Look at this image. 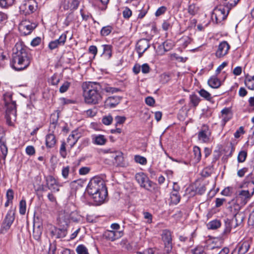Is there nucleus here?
Wrapping results in <instances>:
<instances>
[{
  "instance_id": "f257e3e1",
  "label": "nucleus",
  "mask_w": 254,
  "mask_h": 254,
  "mask_svg": "<svg viewBox=\"0 0 254 254\" xmlns=\"http://www.w3.org/2000/svg\"><path fill=\"white\" fill-rule=\"evenodd\" d=\"M87 191L98 205L104 202L108 193L105 182L99 177H95L90 181Z\"/></svg>"
},
{
  "instance_id": "f03ea898",
  "label": "nucleus",
  "mask_w": 254,
  "mask_h": 254,
  "mask_svg": "<svg viewBox=\"0 0 254 254\" xmlns=\"http://www.w3.org/2000/svg\"><path fill=\"white\" fill-rule=\"evenodd\" d=\"M83 97L86 103L97 104L102 100L101 86L98 82H86L82 84Z\"/></svg>"
},
{
  "instance_id": "7ed1b4c3",
  "label": "nucleus",
  "mask_w": 254,
  "mask_h": 254,
  "mask_svg": "<svg viewBox=\"0 0 254 254\" xmlns=\"http://www.w3.org/2000/svg\"><path fill=\"white\" fill-rule=\"evenodd\" d=\"M31 60L25 49L20 47L19 50L12 55L11 67L15 70H21L26 68L30 64Z\"/></svg>"
},
{
  "instance_id": "20e7f679",
  "label": "nucleus",
  "mask_w": 254,
  "mask_h": 254,
  "mask_svg": "<svg viewBox=\"0 0 254 254\" xmlns=\"http://www.w3.org/2000/svg\"><path fill=\"white\" fill-rule=\"evenodd\" d=\"M12 94L7 92L3 95V99L6 106L5 118L9 126L13 125V122L16 120V103L12 101Z\"/></svg>"
},
{
  "instance_id": "39448f33",
  "label": "nucleus",
  "mask_w": 254,
  "mask_h": 254,
  "mask_svg": "<svg viewBox=\"0 0 254 254\" xmlns=\"http://www.w3.org/2000/svg\"><path fill=\"white\" fill-rule=\"evenodd\" d=\"M244 219L242 213H237L232 219H227L225 220V234L229 233L232 228H235L243 222Z\"/></svg>"
},
{
  "instance_id": "423d86ee",
  "label": "nucleus",
  "mask_w": 254,
  "mask_h": 254,
  "mask_svg": "<svg viewBox=\"0 0 254 254\" xmlns=\"http://www.w3.org/2000/svg\"><path fill=\"white\" fill-rule=\"evenodd\" d=\"M229 13V11L225 7L219 5L214 9L211 14V18L216 23H219L227 18Z\"/></svg>"
},
{
  "instance_id": "0eeeda50",
  "label": "nucleus",
  "mask_w": 254,
  "mask_h": 254,
  "mask_svg": "<svg viewBox=\"0 0 254 254\" xmlns=\"http://www.w3.org/2000/svg\"><path fill=\"white\" fill-rule=\"evenodd\" d=\"M14 214V210L12 209H10L8 211L2 224L0 233L5 234L8 232L15 219Z\"/></svg>"
},
{
  "instance_id": "6e6552de",
  "label": "nucleus",
  "mask_w": 254,
  "mask_h": 254,
  "mask_svg": "<svg viewBox=\"0 0 254 254\" xmlns=\"http://www.w3.org/2000/svg\"><path fill=\"white\" fill-rule=\"evenodd\" d=\"M37 7V2L36 0H24L19 6L21 11L25 14L33 13Z\"/></svg>"
},
{
  "instance_id": "1a4fd4ad",
  "label": "nucleus",
  "mask_w": 254,
  "mask_h": 254,
  "mask_svg": "<svg viewBox=\"0 0 254 254\" xmlns=\"http://www.w3.org/2000/svg\"><path fill=\"white\" fill-rule=\"evenodd\" d=\"M162 240L164 244V251L169 254L172 250V238L171 232L168 230H164L161 234Z\"/></svg>"
},
{
  "instance_id": "9d476101",
  "label": "nucleus",
  "mask_w": 254,
  "mask_h": 254,
  "mask_svg": "<svg viewBox=\"0 0 254 254\" xmlns=\"http://www.w3.org/2000/svg\"><path fill=\"white\" fill-rule=\"evenodd\" d=\"M252 241L251 239L242 241L231 254H246L250 249Z\"/></svg>"
},
{
  "instance_id": "9b49d317",
  "label": "nucleus",
  "mask_w": 254,
  "mask_h": 254,
  "mask_svg": "<svg viewBox=\"0 0 254 254\" xmlns=\"http://www.w3.org/2000/svg\"><path fill=\"white\" fill-rule=\"evenodd\" d=\"M36 25L35 23H31L29 21H22L19 25L18 29L20 33L27 35L30 34L36 28Z\"/></svg>"
},
{
  "instance_id": "f8f14e48",
  "label": "nucleus",
  "mask_w": 254,
  "mask_h": 254,
  "mask_svg": "<svg viewBox=\"0 0 254 254\" xmlns=\"http://www.w3.org/2000/svg\"><path fill=\"white\" fill-rule=\"evenodd\" d=\"M46 184L49 189L53 192H58L60 190L59 187H62L63 185L60 184L58 181L52 176H48L46 177Z\"/></svg>"
},
{
  "instance_id": "ddd939ff",
  "label": "nucleus",
  "mask_w": 254,
  "mask_h": 254,
  "mask_svg": "<svg viewBox=\"0 0 254 254\" xmlns=\"http://www.w3.org/2000/svg\"><path fill=\"white\" fill-rule=\"evenodd\" d=\"M230 49V46L227 41H223L219 43L215 53L216 57L220 58L226 56Z\"/></svg>"
},
{
  "instance_id": "4468645a",
  "label": "nucleus",
  "mask_w": 254,
  "mask_h": 254,
  "mask_svg": "<svg viewBox=\"0 0 254 254\" xmlns=\"http://www.w3.org/2000/svg\"><path fill=\"white\" fill-rule=\"evenodd\" d=\"M252 195L253 194H251L248 190H241L236 197V202L239 205L243 206L246 204Z\"/></svg>"
},
{
  "instance_id": "2eb2a0df",
  "label": "nucleus",
  "mask_w": 254,
  "mask_h": 254,
  "mask_svg": "<svg viewBox=\"0 0 254 254\" xmlns=\"http://www.w3.org/2000/svg\"><path fill=\"white\" fill-rule=\"evenodd\" d=\"M135 178L141 187L149 190V188L151 187V182L148 180V178L143 173H137Z\"/></svg>"
},
{
  "instance_id": "dca6fc26",
  "label": "nucleus",
  "mask_w": 254,
  "mask_h": 254,
  "mask_svg": "<svg viewBox=\"0 0 254 254\" xmlns=\"http://www.w3.org/2000/svg\"><path fill=\"white\" fill-rule=\"evenodd\" d=\"M149 47V40L146 39H142L139 40L136 45V49L138 54L139 57H141Z\"/></svg>"
},
{
  "instance_id": "f3484780",
  "label": "nucleus",
  "mask_w": 254,
  "mask_h": 254,
  "mask_svg": "<svg viewBox=\"0 0 254 254\" xmlns=\"http://www.w3.org/2000/svg\"><path fill=\"white\" fill-rule=\"evenodd\" d=\"M211 132L207 126L203 127V128L199 131L198 138L202 142H208L210 140Z\"/></svg>"
},
{
  "instance_id": "a211bd4d",
  "label": "nucleus",
  "mask_w": 254,
  "mask_h": 254,
  "mask_svg": "<svg viewBox=\"0 0 254 254\" xmlns=\"http://www.w3.org/2000/svg\"><path fill=\"white\" fill-rule=\"evenodd\" d=\"M120 101L121 98L119 96H111L106 100L104 106L106 108H112L116 107Z\"/></svg>"
},
{
  "instance_id": "6ab92c4d",
  "label": "nucleus",
  "mask_w": 254,
  "mask_h": 254,
  "mask_svg": "<svg viewBox=\"0 0 254 254\" xmlns=\"http://www.w3.org/2000/svg\"><path fill=\"white\" fill-rule=\"evenodd\" d=\"M57 139L53 133H49L46 136V146L48 148H53L56 144Z\"/></svg>"
},
{
  "instance_id": "aec40b11",
  "label": "nucleus",
  "mask_w": 254,
  "mask_h": 254,
  "mask_svg": "<svg viewBox=\"0 0 254 254\" xmlns=\"http://www.w3.org/2000/svg\"><path fill=\"white\" fill-rule=\"evenodd\" d=\"M53 236H55L57 238H62L66 236L67 231L65 229H60L54 227L51 231Z\"/></svg>"
},
{
  "instance_id": "412c9836",
  "label": "nucleus",
  "mask_w": 254,
  "mask_h": 254,
  "mask_svg": "<svg viewBox=\"0 0 254 254\" xmlns=\"http://www.w3.org/2000/svg\"><path fill=\"white\" fill-rule=\"evenodd\" d=\"M42 234V227L40 224L36 225L35 223L33 225V237L34 239L39 241L41 239Z\"/></svg>"
},
{
  "instance_id": "4be33fe9",
  "label": "nucleus",
  "mask_w": 254,
  "mask_h": 254,
  "mask_svg": "<svg viewBox=\"0 0 254 254\" xmlns=\"http://www.w3.org/2000/svg\"><path fill=\"white\" fill-rule=\"evenodd\" d=\"M121 232H116L115 231H107L105 232L104 237L109 240L113 241L118 238L120 237Z\"/></svg>"
},
{
  "instance_id": "5701e85b",
  "label": "nucleus",
  "mask_w": 254,
  "mask_h": 254,
  "mask_svg": "<svg viewBox=\"0 0 254 254\" xmlns=\"http://www.w3.org/2000/svg\"><path fill=\"white\" fill-rule=\"evenodd\" d=\"M180 199L181 196L179 194L178 188L174 187L170 194L171 202L173 204H177L180 202Z\"/></svg>"
},
{
  "instance_id": "b1692460",
  "label": "nucleus",
  "mask_w": 254,
  "mask_h": 254,
  "mask_svg": "<svg viewBox=\"0 0 254 254\" xmlns=\"http://www.w3.org/2000/svg\"><path fill=\"white\" fill-rule=\"evenodd\" d=\"M115 162L114 163L119 166L123 167L125 166L124 158L123 154L122 152H117L115 155Z\"/></svg>"
},
{
  "instance_id": "393cba45",
  "label": "nucleus",
  "mask_w": 254,
  "mask_h": 254,
  "mask_svg": "<svg viewBox=\"0 0 254 254\" xmlns=\"http://www.w3.org/2000/svg\"><path fill=\"white\" fill-rule=\"evenodd\" d=\"M208 84L213 88H218L221 85L220 81L216 76H211L208 80Z\"/></svg>"
},
{
  "instance_id": "a878e982",
  "label": "nucleus",
  "mask_w": 254,
  "mask_h": 254,
  "mask_svg": "<svg viewBox=\"0 0 254 254\" xmlns=\"http://www.w3.org/2000/svg\"><path fill=\"white\" fill-rule=\"evenodd\" d=\"M92 139L94 144L99 145H104L107 141L104 135L101 134L94 136Z\"/></svg>"
},
{
  "instance_id": "bb28decb",
  "label": "nucleus",
  "mask_w": 254,
  "mask_h": 254,
  "mask_svg": "<svg viewBox=\"0 0 254 254\" xmlns=\"http://www.w3.org/2000/svg\"><path fill=\"white\" fill-rule=\"evenodd\" d=\"M102 47L103 49V56L106 59H109L112 56V46L110 45H103Z\"/></svg>"
},
{
  "instance_id": "cd10ccee",
  "label": "nucleus",
  "mask_w": 254,
  "mask_h": 254,
  "mask_svg": "<svg viewBox=\"0 0 254 254\" xmlns=\"http://www.w3.org/2000/svg\"><path fill=\"white\" fill-rule=\"evenodd\" d=\"M193 153V157L192 160L194 163H197L200 161L201 158L200 148L196 146H194Z\"/></svg>"
},
{
  "instance_id": "c85d7f7f",
  "label": "nucleus",
  "mask_w": 254,
  "mask_h": 254,
  "mask_svg": "<svg viewBox=\"0 0 254 254\" xmlns=\"http://www.w3.org/2000/svg\"><path fill=\"white\" fill-rule=\"evenodd\" d=\"M79 136L76 133V132H72V134L69 135L67 138V142L69 143L71 147H72L76 143Z\"/></svg>"
},
{
  "instance_id": "c756f323",
  "label": "nucleus",
  "mask_w": 254,
  "mask_h": 254,
  "mask_svg": "<svg viewBox=\"0 0 254 254\" xmlns=\"http://www.w3.org/2000/svg\"><path fill=\"white\" fill-rule=\"evenodd\" d=\"M199 7L196 5L195 3H191L190 2H189V5L188 6V11L189 14L191 15H195L199 11Z\"/></svg>"
},
{
  "instance_id": "7c9ffc66",
  "label": "nucleus",
  "mask_w": 254,
  "mask_h": 254,
  "mask_svg": "<svg viewBox=\"0 0 254 254\" xmlns=\"http://www.w3.org/2000/svg\"><path fill=\"white\" fill-rule=\"evenodd\" d=\"M208 228L211 229H216L221 226L220 221L217 220L211 221L207 225Z\"/></svg>"
},
{
  "instance_id": "2f4dec72",
  "label": "nucleus",
  "mask_w": 254,
  "mask_h": 254,
  "mask_svg": "<svg viewBox=\"0 0 254 254\" xmlns=\"http://www.w3.org/2000/svg\"><path fill=\"white\" fill-rule=\"evenodd\" d=\"M199 95L206 100L211 101L212 97L211 94L206 90L202 89L199 91Z\"/></svg>"
},
{
  "instance_id": "473e14b6",
  "label": "nucleus",
  "mask_w": 254,
  "mask_h": 254,
  "mask_svg": "<svg viewBox=\"0 0 254 254\" xmlns=\"http://www.w3.org/2000/svg\"><path fill=\"white\" fill-rule=\"evenodd\" d=\"M190 103L192 104V105L194 107H196L200 102L199 97L195 94H192L190 95Z\"/></svg>"
},
{
  "instance_id": "72a5a7b5",
  "label": "nucleus",
  "mask_w": 254,
  "mask_h": 254,
  "mask_svg": "<svg viewBox=\"0 0 254 254\" xmlns=\"http://www.w3.org/2000/svg\"><path fill=\"white\" fill-rule=\"evenodd\" d=\"M113 30V28L111 26H106L103 27L101 31V35L103 36H106L109 35Z\"/></svg>"
},
{
  "instance_id": "f704fd0d",
  "label": "nucleus",
  "mask_w": 254,
  "mask_h": 254,
  "mask_svg": "<svg viewBox=\"0 0 254 254\" xmlns=\"http://www.w3.org/2000/svg\"><path fill=\"white\" fill-rule=\"evenodd\" d=\"M76 251L77 254H89L87 249L83 245H80L77 246Z\"/></svg>"
},
{
  "instance_id": "c9c22d12",
  "label": "nucleus",
  "mask_w": 254,
  "mask_h": 254,
  "mask_svg": "<svg viewBox=\"0 0 254 254\" xmlns=\"http://www.w3.org/2000/svg\"><path fill=\"white\" fill-rule=\"evenodd\" d=\"M113 118L110 115L105 116L103 117L102 122L103 124L106 126L110 125L112 124Z\"/></svg>"
},
{
  "instance_id": "e433bc0d",
  "label": "nucleus",
  "mask_w": 254,
  "mask_h": 254,
  "mask_svg": "<svg viewBox=\"0 0 254 254\" xmlns=\"http://www.w3.org/2000/svg\"><path fill=\"white\" fill-rule=\"evenodd\" d=\"M14 2V0H0V6L2 8H6L12 5Z\"/></svg>"
},
{
  "instance_id": "4c0bfd02",
  "label": "nucleus",
  "mask_w": 254,
  "mask_h": 254,
  "mask_svg": "<svg viewBox=\"0 0 254 254\" xmlns=\"http://www.w3.org/2000/svg\"><path fill=\"white\" fill-rule=\"evenodd\" d=\"M26 210V201L22 199L19 203V213L21 215L25 214Z\"/></svg>"
},
{
  "instance_id": "58836bf2",
  "label": "nucleus",
  "mask_w": 254,
  "mask_h": 254,
  "mask_svg": "<svg viewBox=\"0 0 254 254\" xmlns=\"http://www.w3.org/2000/svg\"><path fill=\"white\" fill-rule=\"evenodd\" d=\"M162 45L164 46L163 48L165 49L167 52L171 50L174 46V43L169 40L165 41L164 43H163Z\"/></svg>"
},
{
  "instance_id": "ea45409f",
  "label": "nucleus",
  "mask_w": 254,
  "mask_h": 254,
  "mask_svg": "<svg viewBox=\"0 0 254 254\" xmlns=\"http://www.w3.org/2000/svg\"><path fill=\"white\" fill-rule=\"evenodd\" d=\"M134 160L136 163H139L141 165H145L147 163L146 159L140 155H135L134 156Z\"/></svg>"
},
{
  "instance_id": "a19ab883",
  "label": "nucleus",
  "mask_w": 254,
  "mask_h": 254,
  "mask_svg": "<svg viewBox=\"0 0 254 254\" xmlns=\"http://www.w3.org/2000/svg\"><path fill=\"white\" fill-rule=\"evenodd\" d=\"M180 41L182 43L184 47H186L191 43V39L188 36H184L180 39Z\"/></svg>"
},
{
  "instance_id": "79ce46f5",
  "label": "nucleus",
  "mask_w": 254,
  "mask_h": 254,
  "mask_svg": "<svg viewBox=\"0 0 254 254\" xmlns=\"http://www.w3.org/2000/svg\"><path fill=\"white\" fill-rule=\"evenodd\" d=\"M71 83L68 81H65L63 85L60 87L59 91L61 93H63L65 92L69 88Z\"/></svg>"
},
{
  "instance_id": "37998d69",
  "label": "nucleus",
  "mask_w": 254,
  "mask_h": 254,
  "mask_svg": "<svg viewBox=\"0 0 254 254\" xmlns=\"http://www.w3.org/2000/svg\"><path fill=\"white\" fill-rule=\"evenodd\" d=\"M247 156V153L245 151H241L239 152L238 156V161L239 162H244Z\"/></svg>"
},
{
  "instance_id": "c03bdc74",
  "label": "nucleus",
  "mask_w": 254,
  "mask_h": 254,
  "mask_svg": "<svg viewBox=\"0 0 254 254\" xmlns=\"http://www.w3.org/2000/svg\"><path fill=\"white\" fill-rule=\"evenodd\" d=\"M245 83L248 88L251 90H254V80L252 78L246 79Z\"/></svg>"
},
{
  "instance_id": "a18cd8bd",
  "label": "nucleus",
  "mask_w": 254,
  "mask_h": 254,
  "mask_svg": "<svg viewBox=\"0 0 254 254\" xmlns=\"http://www.w3.org/2000/svg\"><path fill=\"white\" fill-rule=\"evenodd\" d=\"M131 15V10L128 7H126L123 11V17L126 19H128Z\"/></svg>"
},
{
  "instance_id": "49530a36",
  "label": "nucleus",
  "mask_w": 254,
  "mask_h": 254,
  "mask_svg": "<svg viewBox=\"0 0 254 254\" xmlns=\"http://www.w3.org/2000/svg\"><path fill=\"white\" fill-rule=\"evenodd\" d=\"M60 153L61 155L64 158L66 157V151L65 148V143L64 142H63L61 145Z\"/></svg>"
},
{
  "instance_id": "de8ad7c7",
  "label": "nucleus",
  "mask_w": 254,
  "mask_h": 254,
  "mask_svg": "<svg viewBox=\"0 0 254 254\" xmlns=\"http://www.w3.org/2000/svg\"><path fill=\"white\" fill-rule=\"evenodd\" d=\"M211 168L210 167H206L202 171L201 175L203 177H207L211 175Z\"/></svg>"
},
{
  "instance_id": "09e8293b",
  "label": "nucleus",
  "mask_w": 254,
  "mask_h": 254,
  "mask_svg": "<svg viewBox=\"0 0 254 254\" xmlns=\"http://www.w3.org/2000/svg\"><path fill=\"white\" fill-rule=\"evenodd\" d=\"M69 166H66L64 167L62 170V174L63 177L64 179H66L68 178V175H69Z\"/></svg>"
},
{
  "instance_id": "8fccbe9b",
  "label": "nucleus",
  "mask_w": 254,
  "mask_h": 254,
  "mask_svg": "<svg viewBox=\"0 0 254 254\" xmlns=\"http://www.w3.org/2000/svg\"><path fill=\"white\" fill-rule=\"evenodd\" d=\"M167 10V7L165 6H162L159 7L155 12L156 16H159L164 14Z\"/></svg>"
},
{
  "instance_id": "3c124183",
  "label": "nucleus",
  "mask_w": 254,
  "mask_h": 254,
  "mask_svg": "<svg viewBox=\"0 0 254 254\" xmlns=\"http://www.w3.org/2000/svg\"><path fill=\"white\" fill-rule=\"evenodd\" d=\"M246 180L249 185L251 184L254 185L253 191L252 192V194H253L254 192V175L252 173L249 174L246 177Z\"/></svg>"
},
{
  "instance_id": "603ef678",
  "label": "nucleus",
  "mask_w": 254,
  "mask_h": 254,
  "mask_svg": "<svg viewBox=\"0 0 254 254\" xmlns=\"http://www.w3.org/2000/svg\"><path fill=\"white\" fill-rule=\"evenodd\" d=\"M60 78L58 77L56 74H54L50 78V81L53 85H57L60 82Z\"/></svg>"
},
{
  "instance_id": "864d4df0",
  "label": "nucleus",
  "mask_w": 254,
  "mask_h": 254,
  "mask_svg": "<svg viewBox=\"0 0 254 254\" xmlns=\"http://www.w3.org/2000/svg\"><path fill=\"white\" fill-rule=\"evenodd\" d=\"M59 46H61V45H60V43L58 42V41H57V40H56L50 42L48 46L49 48L52 50L58 48Z\"/></svg>"
},
{
  "instance_id": "5fc2aeb1",
  "label": "nucleus",
  "mask_w": 254,
  "mask_h": 254,
  "mask_svg": "<svg viewBox=\"0 0 254 254\" xmlns=\"http://www.w3.org/2000/svg\"><path fill=\"white\" fill-rule=\"evenodd\" d=\"M25 151L26 154L28 155H33L35 153V148L32 145L27 146L25 149Z\"/></svg>"
},
{
  "instance_id": "6e6d98bb",
  "label": "nucleus",
  "mask_w": 254,
  "mask_h": 254,
  "mask_svg": "<svg viewBox=\"0 0 254 254\" xmlns=\"http://www.w3.org/2000/svg\"><path fill=\"white\" fill-rule=\"evenodd\" d=\"M144 218L147 220V222L149 224L152 223V215L148 212H143Z\"/></svg>"
},
{
  "instance_id": "4d7b16f0",
  "label": "nucleus",
  "mask_w": 254,
  "mask_h": 254,
  "mask_svg": "<svg viewBox=\"0 0 254 254\" xmlns=\"http://www.w3.org/2000/svg\"><path fill=\"white\" fill-rule=\"evenodd\" d=\"M146 104L149 106H153L155 104L154 99L150 96H148L145 98Z\"/></svg>"
},
{
  "instance_id": "13d9d810",
  "label": "nucleus",
  "mask_w": 254,
  "mask_h": 254,
  "mask_svg": "<svg viewBox=\"0 0 254 254\" xmlns=\"http://www.w3.org/2000/svg\"><path fill=\"white\" fill-rule=\"evenodd\" d=\"M192 251L193 254H206L202 247H196Z\"/></svg>"
},
{
  "instance_id": "bf43d9fd",
  "label": "nucleus",
  "mask_w": 254,
  "mask_h": 254,
  "mask_svg": "<svg viewBox=\"0 0 254 254\" xmlns=\"http://www.w3.org/2000/svg\"><path fill=\"white\" fill-rule=\"evenodd\" d=\"M141 70L143 73H148L150 71V67L147 64H144L141 66Z\"/></svg>"
},
{
  "instance_id": "052dcab7",
  "label": "nucleus",
  "mask_w": 254,
  "mask_h": 254,
  "mask_svg": "<svg viewBox=\"0 0 254 254\" xmlns=\"http://www.w3.org/2000/svg\"><path fill=\"white\" fill-rule=\"evenodd\" d=\"M66 35L65 34H62L60 36L59 38L57 40L59 42L60 45H63L64 44V43L66 41Z\"/></svg>"
},
{
  "instance_id": "680f3d73",
  "label": "nucleus",
  "mask_w": 254,
  "mask_h": 254,
  "mask_svg": "<svg viewBox=\"0 0 254 254\" xmlns=\"http://www.w3.org/2000/svg\"><path fill=\"white\" fill-rule=\"evenodd\" d=\"M6 196L7 199L12 201V199H13V191L12 190H8L6 192Z\"/></svg>"
},
{
  "instance_id": "e2e57ef3",
  "label": "nucleus",
  "mask_w": 254,
  "mask_h": 254,
  "mask_svg": "<svg viewBox=\"0 0 254 254\" xmlns=\"http://www.w3.org/2000/svg\"><path fill=\"white\" fill-rule=\"evenodd\" d=\"M163 48L164 46L162 44L158 47L157 49V53L158 55H163L167 52V51H166Z\"/></svg>"
},
{
  "instance_id": "0e129e2a",
  "label": "nucleus",
  "mask_w": 254,
  "mask_h": 254,
  "mask_svg": "<svg viewBox=\"0 0 254 254\" xmlns=\"http://www.w3.org/2000/svg\"><path fill=\"white\" fill-rule=\"evenodd\" d=\"M0 149L2 155L3 156V157L5 158L7 154V147L6 144L0 146Z\"/></svg>"
},
{
  "instance_id": "69168bd1",
  "label": "nucleus",
  "mask_w": 254,
  "mask_h": 254,
  "mask_svg": "<svg viewBox=\"0 0 254 254\" xmlns=\"http://www.w3.org/2000/svg\"><path fill=\"white\" fill-rule=\"evenodd\" d=\"M90 169L88 167H83L81 168L79 170V173L80 175H84L89 173Z\"/></svg>"
},
{
  "instance_id": "338daca9",
  "label": "nucleus",
  "mask_w": 254,
  "mask_h": 254,
  "mask_svg": "<svg viewBox=\"0 0 254 254\" xmlns=\"http://www.w3.org/2000/svg\"><path fill=\"white\" fill-rule=\"evenodd\" d=\"M41 39L40 37H36L32 40L31 42V45L32 46H38L41 42Z\"/></svg>"
},
{
  "instance_id": "774afa93",
  "label": "nucleus",
  "mask_w": 254,
  "mask_h": 254,
  "mask_svg": "<svg viewBox=\"0 0 254 254\" xmlns=\"http://www.w3.org/2000/svg\"><path fill=\"white\" fill-rule=\"evenodd\" d=\"M56 250V246L54 244H50L49 246V249L48 254H55V252Z\"/></svg>"
}]
</instances>
